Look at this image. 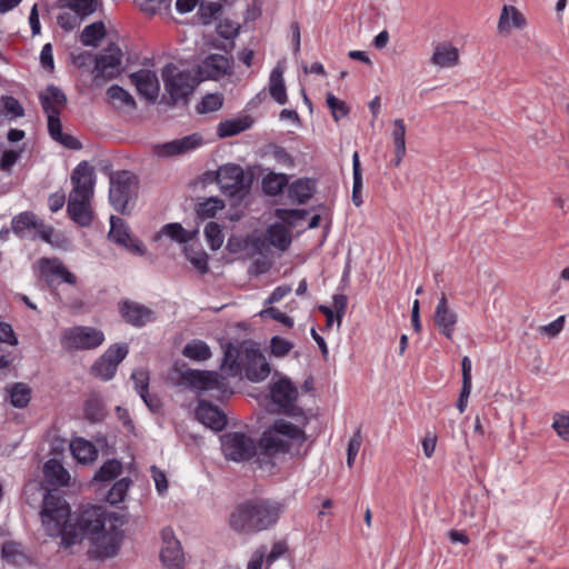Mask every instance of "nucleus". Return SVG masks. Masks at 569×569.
I'll return each instance as SVG.
<instances>
[{
    "label": "nucleus",
    "instance_id": "obj_1",
    "mask_svg": "<svg viewBox=\"0 0 569 569\" xmlns=\"http://www.w3.org/2000/svg\"><path fill=\"white\" fill-rule=\"evenodd\" d=\"M282 500L250 498L237 503L228 516L229 528L241 536H253L272 529L286 511Z\"/></svg>",
    "mask_w": 569,
    "mask_h": 569
},
{
    "label": "nucleus",
    "instance_id": "obj_2",
    "mask_svg": "<svg viewBox=\"0 0 569 569\" xmlns=\"http://www.w3.org/2000/svg\"><path fill=\"white\" fill-rule=\"evenodd\" d=\"M221 370L232 378L240 377L244 371L246 378L252 382H260L270 375V366L258 348L231 342L224 348Z\"/></svg>",
    "mask_w": 569,
    "mask_h": 569
},
{
    "label": "nucleus",
    "instance_id": "obj_3",
    "mask_svg": "<svg viewBox=\"0 0 569 569\" xmlns=\"http://www.w3.org/2000/svg\"><path fill=\"white\" fill-rule=\"evenodd\" d=\"M41 521L46 533L49 537H60L61 546L69 548L74 545V526L71 521L69 505L61 498L47 493L43 498L40 512Z\"/></svg>",
    "mask_w": 569,
    "mask_h": 569
},
{
    "label": "nucleus",
    "instance_id": "obj_4",
    "mask_svg": "<svg viewBox=\"0 0 569 569\" xmlns=\"http://www.w3.org/2000/svg\"><path fill=\"white\" fill-rule=\"evenodd\" d=\"M306 441L303 428L279 418L261 435L259 447L268 456L289 452L291 447L301 446Z\"/></svg>",
    "mask_w": 569,
    "mask_h": 569
},
{
    "label": "nucleus",
    "instance_id": "obj_5",
    "mask_svg": "<svg viewBox=\"0 0 569 569\" xmlns=\"http://www.w3.org/2000/svg\"><path fill=\"white\" fill-rule=\"evenodd\" d=\"M139 179L128 170L114 171L109 177V202L121 214L131 211L138 197Z\"/></svg>",
    "mask_w": 569,
    "mask_h": 569
},
{
    "label": "nucleus",
    "instance_id": "obj_6",
    "mask_svg": "<svg viewBox=\"0 0 569 569\" xmlns=\"http://www.w3.org/2000/svg\"><path fill=\"white\" fill-rule=\"evenodd\" d=\"M164 90L170 104H187L189 96L198 84L197 78L189 70H182L173 63H167L161 70Z\"/></svg>",
    "mask_w": 569,
    "mask_h": 569
},
{
    "label": "nucleus",
    "instance_id": "obj_7",
    "mask_svg": "<svg viewBox=\"0 0 569 569\" xmlns=\"http://www.w3.org/2000/svg\"><path fill=\"white\" fill-rule=\"evenodd\" d=\"M102 330L89 326L68 328L61 336V345L68 350H91L104 342Z\"/></svg>",
    "mask_w": 569,
    "mask_h": 569
},
{
    "label": "nucleus",
    "instance_id": "obj_8",
    "mask_svg": "<svg viewBox=\"0 0 569 569\" xmlns=\"http://www.w3.org/2000/svg\"><path fill=\"white\" fill-rule=\"evenodd\" d=\"M217 183L224 196L236 199H242L250 188V182L246 179L243 169L233 163L219 167Z\"/></svg>",
    "mask_w": 569,
    "mask_h": 569
},
{
    "label": "nucleus",
    "instance_id": "obj_9",
    "mask_svg": "<svg viewBox=\"0 0 569 569\" xmlns=\"http://www.w3.org/2000/svg\"><path fill=\"white\" fill-rule=\"evenodd\" d=\"M221 450L228 460L242 462L256 456L258 445L243 432H227L221 437Z\"/></svg>",
    "mask_w": 569,
    "mask_h": 569
},
{
    "label": "nucleus",
    "instance_id": "obj_10",
    "mask_svg": "<svg viewBox=\"0 0 569 569\" xmlns=\"http://www.w3.org/2000/svg\"><path fill=\"white\" fill-rule=\"evenodd\" d=\"M72 526H74L73 533L77 536L74 545L82 541L84 537L93 539L104 531L106 511L99 506L84 508Z\"/></svg>",
    "mask_w": 569,
    "mask_h": 569
},
{
    "label": "nucleus",
    "instance_id": "obj_11",
    "mask_svg": "<svg viewBox=\"0 0 569 569\" xmlns=\"http://www.w3.org/2000/svg\"><path fill=\"white\" fill-rule=\"evenodd\" d=\"M271 401L278 407L279 411L293 417H303V410L296 405L298 389L287 378H281L270 388Z\"/></svg>",
    "mask_w": 569,
    "mask_h": 569
},
{
    "label": "nucleus",
    "instance_id": "obj_12",
    "mask_svg": "<svg viewBox=\"0 0 569 569\" xmlns=\"http://www.w3.org/2000/svg\"><path fill=\"white\" fill-rule=\"evenodd\" d=\"M129 353L127 343L111 345L92 365L91 373L103 381L111 380L118 369L119 363Z\"/></svg>",
    "mask_w": 569,
    "mask_h": 569
},
{
    "label": "nucleus",
    "instance_id": "obj_13",
    "mask_svg": "<svg viewBox=\"0 0 569 569\" xmlns=\"http://www.w3.org/2000/svg\"><path fill=\"white\" fill-rule=\"evenodd\" d=\"M182 379L192 388L201 391L217 390L221 395L229 392L226 377L216 371L188 369L182 373Z\"/></svg>",
    "mask_w": 569,
    "mask_h": 569
},
{
    "label": "nucleus",
    "instance_id": "obj_14",
    "mask_svg": "<svg viewBox=\"0 0 569 569\" xmlns=\"http://www.w3.org/2000/svg\"><path fill=\"white\" fill-rule=\"evenodd\" d=\"M39 270L48 286L53 287L62 282L74 284L77 277L57 258H41Z\"/></svg>",
    "mask_w": 569,
    "mask_h": 569
},
{
    "label": "nucleus",
    "instance_id": "obj_15",
    "mask_svg": "<svg viewBox=\"0 0 569 569\" xmlns=\"http://www.w3.org/2000/svg\"><path fill=\"white\" fill-rule=\"evenodd\" d=\"M108 237L112 242L138 256H143L146 252L142 242L131 237L129 227L122 218L116 216L110 217V230Z\"/></svg>",
    "mask_w": 569,
    "mask_h": 569
},
{
    "label": "nucleus",
    "instance_id": "obj_16",
    "mask_svg": "<svg viewBox=\"0 0 569 569\" xmlns=\"http://www.w3.org/2000/svg\"><path fill=\"white\" fill-rule=\"evenodd\" d=\"M72 190L69 194L92 199L94 193L96 174L93 168L87 161L77 164L71 173Z\"/></svg>",
    "mask_w": 569,
    "mask_h": 569
},
{
    "label": "nucleus",
    "instance_id": "obj_17",
    "mask_svg": "<svg viewBox=\"0 0 569 569\" xmlns=\"http://www.w3.org/2000/svg\"><path fill=\"white\" fill-rule=\"evenodd\" d=\"M203 144V137L200 133H191L179 139L154 146V153L160 158L186 154Z\"/></svg>",
    "mask_w": 569,
    "mask_h": 569
},
{
    "label": "nucleus",
    "instance_id": "obj_18",
    "mask_svg": "<svg viewBox=\"0 0 569 569\" xmlns=\"http://www.w3.org/2000/svg\"><path fill=\"white\" fill-rule=\"evenodd\" d=\"M119 312L123 320L134 328H142L157 320L156 312L152 309L132 300L121 301Z\"/></svg>",
    "mask_w": 569,
    "mask_h": 569
},
{
    "label": "nucleus",
    "instance_id": "obj_19",
    "mask_svg": "<svg viewBox=\"0 0 569 569\" xmlns=\"http://www.w3.org/2000/svg\"><path fill=\"white\" fill-rule=\"evenodd\" d=\"M131 83L136 87L138 93L149 103H154L160 93V81L153 70L140 69L130 73Z\"/></svg>",
    "mask_w": 569,
    "mask_h": 569
},
{
    "label": "nucleus",
    "instance_id": "obj_20",
    "mask_svg": "<svg viewBox=\"0 0 569 569\" xmlns=\"http://www.w3.org/2000/svg\"><path fill=\"white\" fill-rule=\"evenodd\" d=\"M163 546L160 552L162 565L167 569H182L184 565V555L180 541L173 536L170 528L162 530Z\"/></svg>",
    "mask_w": 569,
    "mask_h": 569
},
{
    "label": "nucleus",
    "instance_id": "obj_21",
    "mask_svg": "<svg viewBox=\"0 0 569 569\" xmlns=\"http://www.w3.org/2000/svg\"><path fill=\"white\" fill-rule=\"evenodd\" d=\"M457 321V313L449 308L446 293H442L441 297L439 298L433 315L435 326L438 328L441 335H443L448 339H451Z\"/></svg>",
    "mask_w": 569,
    "mask_h": 569
},
{
    "label": "nucleus",
    "instance_id": "obj_22",
    "mask_svg": "<svg viewBox=\"0 0 569 569\" xmlns=\"http://www.w3.org/2000/svg\"><path fill=\"white\" fill-rule=\"evenodd\" d=\"M196 418L199 422L214 431H221L227 425L226 415L217 406L206 400H199Z\"/></svg>",
    "mask_w": 569,
    "mask_h": 569
},
{
    "label": "nucleus",
    "instance_id": "obj_23",
    "mask_svg": "<svg viewBox=\"0 0 569 569\" xmlns=\"http://www.w3.org/2000/svg\"><path fill=\"white\" fill-rule=\"evenodd\" d=\"M121 538L117 531H103L92 539V553L98 559L114 557L120 549Z\"/></svg>",
    "mask_w": 569,
    "mask_h": 569
},
{
    "label": "nucleus",
    "instance_id": "obj_24",
    "mask_svg": "<svg viewBox=\"0 0 569 569\" xmlns=\"http://www.w3.org/2000/svg\"><path fill=\"white\" fill-rule=\"evenodd\" d=\"M122 52L113 43L109 44L96 57L94 70L97 77H111L121 63Z\"/></svg>",
    "mask_w": 569,
    "mask_h": 569
},
{
    "label": "nucleus",
    "instance_id": "obj_25",
    "mask_svg": "<svg viewBox=\"0 0 569 569\" xmlns=\"http://www.w3.org/2000/svg\"><path fill=\"white\" fill-rule=\"evenodd\" d=\"M90 198H80L76 194H69L67 211L71 220L81 227H88L92 223V211L90 209Z\"/></svg>",
    "mask_w": 569,
    "mask_h": 569
},
{
    "label": "nucleus",
    "instance_id": "obj_26",
    "mask_svg": "<svg viewBox=\"0 0 569 569\" xmlns=\"http://www.w3.org/2000/svg\"><path fill=\"white\" fill-rule=\"evenodd\" d=\"M199 70L204 78L218 80L231 71V61L223 54L213 53L202 61Z\"/></svg>",
    "mask_w": 569,
    "mask_h": 569
},
{
    "label": "nucleus",
    "instance_id": "obj_27",
    "mask_svg": "<svg viewBox=\"0 0 569 569\" xmlns=\"http://www.w3.org/2000/svg\"><path fill=\"white\" fill-rule=\"evenodd\" d=\"M39 98L44 113H50V111L61 112L67 103L66 94L54 84L48 86L46 90L40 93Z\"/></svg>",
    "mask_w": 569,
    "mask_h": 569
},
{
    "label": "nucleus",
    "instance_id": "obj_28",
    "mask_svg": "<svg viewBox=\"0 0 569 569\" xmlns=\"http://www.w3.org/2000/svg\"><path fill=\"white\" fill-rule=\"evenodd\" d=\"M526 24V18L516 7L507 4L503 6L498 22V31L500 33L509 32L511 27L516 29H523Z\"/></svg>",
    "mask_w": 569,
    "mask_h": 569
},
{
    "label": "nucleus",
    "instance_id": "obj_29",
    "mask_svg": "<svg viewBox=\"0 0 569 569\" xmlns=\"http://www.w3.org/2000/svg\"><path fill=\"white\" fill-rule=\"evenodd\" d=\"M46 480L54 487L67 486L70 479L67 469L57 459H49L43 465Z\"/></svg>",
    "mask_w": 569,
    "mask_h": 569
},
{
    "label": "nucleus",
    "instance_id": "obj_30",
    "mask_svg": "<svg viewBox=\"0 0 569 569\" xmlns=\"http://www.w3.org/2000/svg\"><path fill=\"white\" fill-rule=\"evenodd\" d=\"M252 119L249 116H243L236 119H228L221 121L217 127V134L219 138H229L237 136L252 127Z\"/></svg>",
    "mask_w": 569,
    "mask_h": 569
},
{
    "label": "nucleus",
    "instance_id": "obj_31",
    "mask_svg": "<svg viewBox=\"0 0 569 569\" xmlns=\"http://www.w3.org/2000/svg\"><path fill=\"white\" fill-rule=\"evenodd\" d=\"M269 93L271 98L279 104L288 102L286 84L283 80V69L277 66L269 76Z\"/></svg>",
    "mask_w": 569,
    "mask_h": 569
},
{
    "label": "nucleus",
    "instance_id": "obj_32",
    "mask_svg": "<svg viewBox=\"0 0 569 569\" xmlns=\"http://www.w3.org/2000/svg\"><path fill=\"white\" fill-rule=\"evenodd\" d=\"M70 450L74 459L83 465L93 462L98 455L94 445L83 438L71 440Z\"/></svg>",
    "mask_w": 569,
    "mask_h": 569
},
{
    "label": "nucleus",
    "instance_id": "obj_33",
    "mask_svg": "<svg viewBox=\"0 0 569 569\" xmlns=\"http://www.w3.org/2000/svg\"><path fill=\"white\" fill-rule=\"evenodd\" d=\"M315 191V182L310 179H298L288 189V196L292 202L306 203Z\"/></svg>",
    "mask_w": 569,
    "mask_h": 569
},
{
    "label": "nucleus",
    "instance_id": "obj_34",
    "mask_svg": "<svg viewBox=\"0 0 569 569\" xmlns=\"http://www.w3.org/2000/svg\"><path fill=\"white\" fill-rule=\"evenodd\" d=\"M182 355L194 362H203L211 358L212 352L210 346L200 339H192L186 343Z\"/></svg>",
    "mask_w": 569,
    "mask_h": 569
},
{
    "label": "nucleus",
    "instance_id": "obj_35",
    "mask_svg": "<svg viewBox=\"0 0 569 569\" xmlns=\"http://www.w3.org/2000/svg\"><path fill=\"white\" fill-rule=\"evenodd\" d=\"M459 53L457 48L450 44H439L431 57V62L439 67H450L457 63Z\"/></svg>",
    "mask_w": 569,
    "mask_h": 569
},
{
    "label": "nucleus",
    "instance_id": "obj_36",
    "mask_svg": "<svg viewBox=\"0 0 569 569\" xmlns=\"http://www.w3.org/2000/svg\"><path fill=\"white\" fill-rule=\"evenodd\" d=\"M269 242L279 250H286L291 243L289 231L283 224L274 223L267 229Z\"/></svg>",
    "mask_w": 569,
    "mask_h": 569
},
{
    "label": "nucleus",
    "instance_id": "obj_37",
    "mask_svg": "<svg viewBox=\"0 0 569 569\" xmlns=\"http://www.w3.org/2000/svg\"><path fill=\"white\" fill-rule=\"evenodd\" d=\"M392 137L396 153L395 164L398 166L406 154V126L402 119L393 121Z\"/></svg>",
    "mask_w": 569,
    "mask_h": 569
},
{
    "label": "nucleus",
    "instance_id": "obj_38",
    "mask_svg": "<svg viewBox=\"0 0 569 569\" xmlns=\"http://www.w3.org/2000/svg\"><path fill=\"white\" fill-rule=\"evenodd\" d=\"M161 233L176 242L187 243L196 237L198 230L188 231L180 223L171 222L162 227Z\"/></svg>",
    "mask_w": 569,
    "mask_h": 569
},
{
    "label": "nucleus",
    "instance_id": "obj_39",
    "mask_svg": "<svg viewBox=\"0 0 569 569\" xmlns=\"http://www.w3.org/2000/svg\"><path fill=\"white\" fill-rule=\"evenodd\" d=\"M84 416L91 422L102 421L106 417L104 405L99 395H91L84 403Z\"/></svg>",
    "mask_w": 569,
    "mask_h": 569
},
{
    "label": "nucleus",
    "instance_id": "obj_40",
    "mask_svg": "<svg viewBox=\"0 0 569 569\" xmlns=\"http://www.w3.org/2000/svg\"><path fill=\"white\" fill-rule=\"evenodd\" d=\"M10 402L14 408H26L31 400V389L23 382H17L9 389Z\"/></svg>",
    "mask_w": 569,
    "mask_h": 569
},
{
    "label": "nucleus",
    "instance_id": "obj_41",
    "mask_svg": "<svg viewBox=\"0 0 569 569\" xmlns=\"http://www.w3.org/2000/svg\"><path fill=\"white\" fill-rule=\"evenodd\" d=\"M184 254L188 261L201 273L204 274L208 272V260L209 257L206 251L201 248H196L193 246L184 247Z\"/></svg>",
    "mask_w": 569,
    "mask_h": 569
},
{
    "label": "nucleus",
    "instance_id": "obj_42",
    "mask_svg": "<svg viewBox=\"0 0 569 569\" xmlns=\"http://www.w3.org/2000/svg\"><path fill=\"white\" fill-rule=\"evenodd\" d=\"M38 217L31 211H24L17 216H14L11 220V229L12 231L19 236L23 237L27 230L33 229Z\"/></svg>",
    "mask_w": 569,
    "mask_h": 569
},
{
    "label": "nucleus",
    "instance_id": "obj_43",
    "mask_svg": "<svg viewBox=\"0 0 569 569\" xmlns=\"http://www.w3.org/2000/svg\"><path fill=\"white\" fill-rule=\"evenodd\" d=\"M287 184V176L282 173H269L262 179V190L268 196L281 193Z\"/></svg>",
    "mask_w": 569,
    "mask_h": 569
},
{
    "label": "nucleus",
    "instance_id": "obj_44",
    "mask_svg": "<svg viewBox=\"0 0 569 569\" xmlns=\"http://www.w3.org/2000/svg\"><path fill=\"white\" fill-rule=\"evenodd\" d=\"M106 30L102 22H93L84 27L81 32L80 40L84 46L96 47L104 37Z\"/></svg>",
    "mask_w": 569,
    "mask_h": 569
},
{
    "label": "nucleus",
    "instance_id": "obj_45",
    "mask_svg": "<svg viewBox=\"0 0 569 569\" xmlns=\"http://www.w3.org/2000/svg\"><path fill=\"white\" fill-rule=\"evenodd\" d=\"M204 238L211 250L216 251L221 248L224 240L222 228L219 223L210 221L204 227Z\"/></svg>",
    "mask_w": 569,
    "mask_h": 569
},
{
    "label": "nucleus",
    "instance_id": "obj_46",
    "mask_svg": "<svg viewBox=\"0 0 569 569\" xmlns=\"http://www.w3.org/2000/svg\"><path fill=\"white\" fill-rule=\"evenodd\" d=\"M107 96L113 103L118 102L120 106L136 108V101L133 97L126 89L118 84L110 86L107 89Z\"/></svg>",
    "mask_w": 569,
    "mask_h": 569
},
{
    "label": "nucleus",
    "instance_id": "obj_47",
    "mask_svg": "<svg viewBox=\"0 0 569 569\" xmlns=\"http://www.w3.org/2000/svg\"><path fill=\"white\" fill-rule=\"evenodd\" d=\"M221 3L218 1H202L199 4L198 17L202 24H210L217 19L221 11Z\"/></svg>",
    "mask_w": 569,
    "mask_h": 569
},
{
    "label": "nucleus",
    "instance_id": "obj_48",
    "mask_svg": "<svg viewBox=\"0 0 569 569\" xmlns=\"http://www.w3.org/2000/svg\"><path fill=\"white\" fill-rule=\"evenodd\" d=\"M305 209H276V217L290 227H297L308 216Z\"/></svg>",
    "mask_w": 569,
    "mask_h": 569
},
{
    "label": "nucleus",
    "instance_id": "obj_49",
    "mask_svg": "<svg viewBox=\"0 0 569 569\" xmlns=\"http://www.w3.org/2000/svg\"><path fill=\"white\" fill-rule=\"evenodd\" d=\"M122 470V466L118 460L106 461L94 475L97 481H111L116 479Z\"/></svg>",
    "mask_w": 569,
    "mask_h": 569
},
{
    "label": "nucleus",
    "instance_id": "obj_50",
    "mask_svg": "<svg viewBox=\"0 0 569 569\" xmlns=\"http://www.w3.org/2000/svg\"><path fill=\"white\" fill-rule=\"evenodd\" d=\"M130 483L131 480H129L128 478H121L117 480L107 495L108 502H110L111 505L122 502L127 496Z\"/></svg>",
    "mask_w": 569,
    "mask_h": 569
},
{
    "label": "nucleus",
    "instance_id": "obj_51",
    "mask_svg": "<svg viewBox=\"0 0 569 569\" xmlns=\"http://www.w3.org/2000/svg\"><path fill=\"white\" fill-rule=\"evenodd\" d=\"M224 203L218 198H209L203 202H200L197 207V214L201 219L213 218L216 213L223 209Z\"/></svg>",
    "mask_w": 569,
    "mask_h": 569
},
{
    "label": "nucleus",
    "instance_id": "obj_52",
    "mask_svg": "<svg viewBox=\"0 0 569 569\" xmlns=\"http://www.w3.org/2000/svg\"><path fill=\"white\" fill-rule=\"evenodd\" d=\"M223 106V96L220 93H208L206 94L199 106L197 107V110L199 113H209L214 112L221 109Z\"/></svg>",
    "mask_w": 569,
    "mask_h": 569
},
{
    "label": "nucleus",
    "instance_id": "obj_53",
    "mask_svg": "<svg viewBox=\"0 0 569 569\" xmlns=\"http://www.w3.org/2000/svg\"><path fill=\"white\" fill-rule=\"evenodd\" d=\"M2 107L4 110L6 116H8L10 119H17L24 116V109L19 102L18 99H16L12 96H3L1 98Z\"/></svg>",
    "mask_w": 569,
    "mask_h": 569
},
{
    "label": "nucleus",
    "instance_id": "obj_54",
    "mask_svg": "<svg viewBox=\"0 0 569 569\" xmlns=\"http://www.w3.org/2000/svg\"><path fill=\"white\" fill-rule=\"evenodd\" d=\"M131 379L133 381L134 389L139 396L149 391L150 376L147 369H134L131 373Z\"/></svg>",
    "mask_w": 569,
    "mask_h": 569
},
{
    "label": "nucleus",
    "instance_id": "obj_55",
    "mask_svg": "<svg viewBox=\"0 0 569 569\" xmlns=\"http://www.w3.org/2000/svg\"><path fill=\"white\" fill-rule=\"evenodd\" d=\"M327 104L331 110V114L336 121L343 119L349 112V108L347 107L346 102L338 99L332 93L327 94Z\"/></svg>",
    "mask_w": 569,
    "mask_h": 569
},
{
    "label": "nucleus",
    "instance_id": "obj_56",
    "mask_svg": "<svg viewBox=\"0 0 569 569\" xmlns=\"http://www.w3.org/2000/svg\"><path fill=\"white\" fill-rule=\"evenodd\" d=\"M271 353L276 357H283L293 348V343L281 337H273L270 342Z\"/></svg>",
    "mask_w": 569,
    "mask_h": 569
},
{
    "label": "nucleus",
    "instance_id": "obj_57",
    "mask_svg": "<svg viewBox=\"0 0 569 569\" xmlns=\"http://www.w3.org/2000/svg\"><path fill=\"white\" fill-rule=\"evenodd\" d=\"M70 8L81 17H87L93 13L97 9L96 0H73Z\"/></svg>",
    "mask_w": 569,
    "mask_h": 569
},
{
    "label": "nucleus",
    "instance_id": "obj_58",
    "mask_svg": "<svg viewBox=\"0 0 569 569\" xmlns=\"http://www.w3.org/2000/svg\"><path fill=\"white\" fill-rule=\"evenodd\" d=\"M238 32H239V24L233 21H229V20L220 21L217 26V33L221 38L227 39V40H230V39H233L234 37H237Z\"/></svg>",
    "mask_w": 569,
    "mask_h": 569
},
{
    "label": "nucleus",
    "instance_id": "obj_59",
    "mask_svg": "<svg viewBox=\"0 0 569 569\" xmlns=\"http://www.w3.org/2000/svg\"><path fill=\"white\" fill-rule=\"evenodd\" d=\"M552 428L560 438L569 441V416L556 413Z\"/></svg>",
    "mask_w": 569,
    "mask_h": 569
},
{
    "label": "nucleus",
    "instance_id": "obj_60",
    "mask_svg": "<svg viewBox=\"0 0 569 569\" xmlns=\"http://www.w3.org/2000/svg\"><path fill=\"white\" fill-rule=\"evenodd\" d=\"M60 113L61 112L59 111H50V113H46L48 118V131L53 140H56L62 133Z\"/></svg>",
    "mask_w": 569,
    "mask_h": 569
},
{
    "label": "nucleus",
    "instance_id": "obj_61",
    "mask_svg": "<svg viewBox=\"0 0 569 569\" xmlns=\"http://www.w3.org/2000/svg\"><path fill=\"white\" fill-rule=\"evenodd\" d=\"M288 551V545L284 541H277L272 545L270 552L264 556L267 567L281 558Z\"/></svg>",
    "mask_w": 569,
    "mask_h": 569
},
{
    "label": "nucleus",
    "instance_id": "obj_62",
    "mask_svg": "<svg viewBox=\"0 0 569 569\" xmlns=\"http://www.w3.org/2000/svg\"><path fill=\"white\" fill-rule=\"evenodd\" d=\"M170 2L171 0H142L140 7L144 12L154 14L159 12L161 9L169 8Z\"/></svg>",
    "mask_w": 569,
    "mask_h": 569
},
{
    "label": "nucleus",
    "instance_id": "obj_63",
    "mask_svg": "<svg viewBox=\"0 0 569 569\" xmlns=\"http://www.w3.org/2000/svg\"><path fill=\"white\" fill-rule=\"evenodd\" d=\"M0 342L8 343L10 346L18 345V338L12 326L8 322H0Z\"/></svg>",
    "mask_w": 569,
    "mask_h": 569
},
{
    "label": "nucleus",
    "instance_id": "obj_64",
    "mask_svg": "<svg viewBox=\"0 0 569 569\" xmlns=\"http://www.w3.org/2000/svg\"><path fill=\"white\" fill-rule=\"evenodd\" d=\"M36 224L37 226H34L33 229H34L37 236L44 242L50 243L52 241V236H53V231H54L53 228L51 226L44 223L40 219H37Z\"/></svg>",
    "mask_w": 569,
    "mask_h": 569
}]
</instances>
